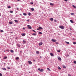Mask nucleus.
I'll use <instances>...</instances> for the list:
<instances>
[{
	"instance_id": "obj_49",
	"label": "nucleus",
	"mask_w": 76,
	"mask_h": 76,
	"mask_svg": "<svg viewBox=\"0 0 76 76\" xmlns=\"http://www.w3.org/2000/svg\"><path fill=\"white\" fill-rule=\"evenodd\" d=\"M65 1H67V0H64Z\"/></svg>"
},
{
	"instance_id": "obj_40",
	"label": "nucleus",
	"mask_w": 76,
	"mask_h": 76,
	"mask_svg": "<svg viewBox=\"0 0 76 76\" xmlns=\"http://www.w3.org/2000/svg\"><path fill=\"white\" fill-rule=\"evenodd\" d=\"M20 53H21V54H22V52L21 51H20Z\"/></svg>"
},
{
	"instance_id": "obj_47",
	"label": "nucleus",
	"mask_w": 76,
	"mask_h": 76,
	"mask_svg": "<svg viewBox=\"0 0 76 76\" xmlns=\"http://www.w3.org/2000/svg\"><path fill=\"white\" fill-rule=\"evenodd\" d=\"M63 68H64V69L66 68V66H63Z\"/></svg>"
},
{
	"instance_id": "obj_25",
	"label": "nucleus",
	"mask_w": 76,
	"mask_h": 76,
	"mask_svg": "<svg viewBox=\"0 0 76 76\" xmlns=\"http://www.w3.org/2000/svg\"><path fill=\"white\" fill-rule=\"evenodd\" d=\"M50 5H51V6H53L54 5V4H53L52 3H50Z\"/></svg>"
},
{
	"instance_id": "obj_41",
	"label": "nucleus",
	"mask_w": 76,
	"mask_h": 76,
	"mask_svg": "<svg viewBox=\"0 0 76 76\" xmlns=\"http://www.w3.org/2000/svg\"><path fill=\"white\" fill-rule=\"evenodd\" d=\"M10 13H13V11H10Z\"/></svg>"
},
{
	"instance_id": "obj_44",
	"label": "nucleus",
	"mask_w": 76,
	"mask_h": 76,
	"mask_svg": "<svg viewBox=\"0 0 76 76\" xmlns=\"http://www.w3.org/2000/svg\"><path fill=\"white\" fill-rule=\"evenodd\" d=\"M18 45V47H20V45Z\"/></svg>"
},
{
	"instance_id": "obj_43",
	"label": "nucleus",
	"mask_w": 76,
	"mask_h": 76,
	"mask_svg": "<svg viewBox=\"0 0 76 76\" xmlns=\"http://www.w3.org/2000/svg\"><path fill=\"white\" fill-rule=\"evenodd\" d=\"M73 44H76V42H73Z\"/></svg>"
},
{
	"instance_id": "obj_46",
	"label": "nucleus",
	"mask_w": 76,
	"mask_h": 76,
	"mask_svg": "<svg viewBox=\"0 0 76 76\" xmlns=\"http://www.w3.org/2000/svg\"><path fill=\"white\" fill-rule=\"evenodd\" d=\"M54 22H57V20H54Z\"/></svg>"
},
{
	"instance_id": "obj_3",
	"label": "nucleus",
	"mask_w": 76,
	"mask_h": 76,
	"mask_svg": "<svg viewBox=\"0 0 76 76\" xmlns=\"http://www.w3.org/2000/svg\"><path fill=\"white\" fill-rule=\"evenodd\" d=\"M28 27V29H32V27L31 26H30L29 25H28L27 26Z\"/></svg>"
},
{
	"instance_id": "obj_48",
	"label": "nucleus",
	"mask_w": 76,
	"mask_h": 76,
	"mask_svg": "<svg viewBox=\"0 0 76 76\" xmlns=\"http://www.w3.org/2000/svg\"><path fill=\"white\" fill-rule=\"evenodd\" d=\"M23 29L24 30H25V28H24V27H23Z\"/></svg>"
},
{
	"instance_id": "obj_34",
	"label": "nucleus",
	"mask_w": 76,
	"mask_h": 76,
	"mask_svg": "<svg viewBox=\"0 0 76 76\" xmlns=\"http://www.w3.org/2000/svg\"><path fill=\"white\" fill-rule=\"evenodd\" d=\"M30 4H34V3H33V2H30Z\"/></svg>"
},
{
	"instance_id": "obj_53",
	"label": "nucleus",
	"mask_w": 76,
	"mask_h": 76,
	"mask_svg": "<svg viewBox=\"0 0 76 76\" xmlns=\"http://www.w3.org/2000/svg\"><path fill=\"white\" fill-rule=\"evenodd\" d=\"M68 76H71V75H68Z\"/></svg>"
},
{
	"instance_id": "obj_9",
	"label": "nucleus",
	"mask_w": 76,
	"mask_h": 76,
	"mask_svg": "<svg viewBox=\"0 0 76 76\" xmlns=\"http://www.w3.org/2000/svg\"><path fill=\"white\" fill-rule=\"evenodd\" d=\"M9 23L10 24H13V22L12 21L9 22Z\"/></svg>"
},
{
	"instance_id": "obj_38",
	"label": "nucleus",
	"mask_w": 76,
	"mask_h": 76,
	"mask_svg": "<svg viewBox=\"0 0 76 76\" xmlns=\"http://www.w3.org/2000/svg\"><path fill=\"white\" fill-rule=\"evenodd\" d=\"M6 51H8V52H9L10 51V50H6Z\"/></svg>"
},
{
	"instance_id": "obj_21",
	"label": "nucleus",
	"mask_w": 76,
	"mask_h": 76,
	"mask_svg": "<svg viewBox=\"0 0 76 76\" xmlns=\"http://www.w3.org/2000/svg\"><path fill=\"white\" fill-rule=\"evenodd\" d=\"M66 43V44H69V42H65Z\"/></svg>"
},
{
	"instance_id": "obj_59",
	"label": "nucleus",
	"mask_w": 76,
	"mask_h": 76,
	"mask_svg": "<svg viewBox=\"0 0 76 76\" xmlns=\"http://www.w3.org/2000/svg\"><path fill=\"white\" fill-rule=\"evenodd\" d=\"M18 1H19V0H17Z\"/></svg>"
},
{
	"instance_id": "obj_33",
	"label": "nucleus",
	"mask_w": 76,
	"mask_h": 76,
	"mask_svg": "<svg viewBox=\"0 0 76 76\" xmlns=\"http://www.w3.org/2000/svg\"><path fill=\"white\" fill-rule=\"evenodd\" d=\"M74 64H76V61H74Z\"/></svg>"
},
{
	"instance_id": "obj_26",
	"label": "nucleus",
	"mask_w": 76,
	"mask_h": 76,
	"mask_svg": "<svg viewBox=\"0 0 76 76\" xmlns=\"http://www.w3.org/2000/svg\"><path fill=\"white\" fill-rule=\"evenodd\" d=\"M6 58H7V57L6 56L4 57L3 58L4 59H6Z\"/></svg>"
},
{
	"instance_id": "obj_11",
	"label": "nucleus",
	"mask_w": 76,
	"mask_h": 76,
	"mask_svg": "<svg viewBox=\"0 0 76 76\" xmlns=\"http://www.w3.org/2000/svg\"><path fill=\"white\" fill-rule=\"evenodd\" d=\"M53 20L54 19L53 18H51L50 19V20H51V21H53Z\"/></svg>"
},
{
	"instance_id": "obj_4",
	"label": "nucleus",
	"mask_w": 76,
	"mask_h": 76,
	"mask_svg": "<svg viewBox=\"0 0 76 76\" xmlns=\"http://www.w3.org/2000/svg\"><path fill=\"white\" fill-rule=\"evenodd\" d=\"M52 41V42H56V41H57V40L56 39H52L51 40Z\"/></svg>"
},
{
	"instance_id": "obj_19",
	"label": "nucleus",
	"mask_w": 76,
	"mask_h": 76,
	"mask_svg": "<svg viewBox=\"0 0 76 76\" xmlns=\"http://www.w3.org/2000/svg\"><path fill=\"white\" fill-rule=\"evenodd\" d=\"M72 7H74V8H75V9H76V7L75 6V5H73Z\"/></svg>"
},
{
	"instance_id": "obj_42",
	"label": "nucleus",
	"mask_w": 76,
	"mask_h": 76,
	"mask_svg": "<svg viewBox=\"0 0 76 76\" xmlns=\"http://www.w3.org/2000/svg\"><path fill=\"white\" fill-rule=\"evenodd\" d=\"M32 31H33V32H35L36 33V31L35 30H33Z\"/></svg>"
},
{
	"instance_id": "obj_8",
	"label": "nucleus",
	"mask_w": 76,
	"mask_h": 76,
	"mask_svg": "<svg viewBox=\"0 0 76 76\" xmlns=\"http://www.w3.org/2000/svg\"><path fill=\"white\" fill-rule=\"evenodd\" d=\"M39 29H42L43 28H42L41 27L39 26Z\"/></svg>"
},
{
	"instance_id": "obj_2",
	"label": "nucleus",
	"mask_w": 76,
	"mask_h": 76,
	"mask_svg": "<svg viewBox=\"0 0 76 76\" xmlns=\"http://www.w3.org/2000/svg\"><path fill=\"white\" fill-rule=\"evenodd\" d=\"M60 28H61V29H64V27L63 26H59Z\"/></svg>"
},
{
	"instance_id": "obj_60",
	"label": "nucleus",
	"mask_w": 76,
	"mask_h": 76,
	"mask_svg": "<svg viewBox=\"0 0 76 76\" xmlns=\"http://www.w3.org/2000/svg\"><path fill=\"white\" fill-rule=\"evenodd\" d=\"M1 16V15H0V16Z\"/></svg>"
},
{
	"instance_id": "obj_5",
	"label": "nucleus",
	"mask_w": 76,
	"mask_h": 76,
	"mask_svg": "<svg viewBox=\"0 0 76 76\" xmlns=\"http://www.w3.org/2000/svg\"><path fill=\"white\" fill-rule=\"evenodd\" d=\"M42 45V42H41L40 43H39V45L40 46L41 45Z\"/></svg>"
},
{
	"instance_id": "obj_39",
	"label": "nucleus",
	"mask_w": 76,
	"mask_h": 76,
	"mask_svg": "<svg viewBox=\"0 0 76 76\" xmlns=\"http://www.w3.org/2000/svg\"><path fill=\"white\" fill-rule=\"evenodd\" d=\"M57 52H60V50H57Z\"/></svg>"
},
{
	"instance_id": "obj_12",
	"label": "nucleus",
	"mask_w": 76,
	"mask_h": 76,
	"mask_svg": "<svg viewBox=\"0 0 76 76\" xmlns=\"http://www.w3.org/2000/svg\"><path fill=\"white\" fill-rule=\"evenodd\" d=\"M70 21L71 22V23H74L73 21L72 20H70Z\"/></svg>"
},
{
	"instance_id": "obj_56",
	"label": "nucleus",
	"mask_w": 76,
	"mask_h": 76,
	"mask_svg": "<svg viewBox=\"0 0 76 76\" xmlns=\"http://www.w3.org/2000/svg\"><path fill=\"white\" fill-rule=\"evenodd\" d=\"M20 16H21L22 15V14H20Z\"/></svg>"
},
{
	"instance_id": "obj_14",
	"label": "nucleus",
	"mask_w": 76,
	"mask_h": 76,
	"mask_svg": "<svg viewBox=\"0 0 76 76\" xmlns=\"http://www.w3.org/2000/svg\"><path fill=\"white\" fill-rule=\"evenodd\" d=\"M47 70H49V71H51V70H50V68H47Z\"/></svg>"
},
{
	"instance_id": "obj_37",
	"label": "nucleus",
	"mask_w": 76,
	"mask_h": 76,
	"mask_svg": "<svg viewBox=\"0 0 76 76\" xmlns=\"http://www.w3.org/2000/svg\"><path fill=\"white\" fill-rule=\"evenodd\" d=\"M0 76H3V75L1 73H0Z\"/></svg>"
},
{
	"instance_id": "obj_17",
	"label": "nucleus",
	"mask_w": 76,
	"mask_h": 76,
	"mask_svg": "<svg viewBox=\"0 0 76 76\" xmlns=\"http://www.w3.org/2000/svg\"><path fill=\"white\" fill-rule=\"evenodd\" d=\"M31 34L32 35H34V36H35L36 35H37V34H35V33L32 34Z\"/></svg>"
},
{
	"instance_id": "obj_6",
	"label": "nucleus",
	"mask_w": 76,
	"mask_h": 76,
	"mask_svg": "<svg viewBox=\"0 0 76 76\" xmlns=\"http://www.w3.org/2000/svg\"><path fill=\"white\" fill-rule=\"evenodd\" d=\"M28 63L29 64H32V63L31 61H28Z\"/></svg>"
},
{
	"instance_id": "obj_27",
	"label": "nucleus",
	"mask_w": 76,
	"mask_h": 76,
	"mask_svg": "<svg viewBox=\"0 0 76 76\" xmlns=\"http://www.w3.org/2000/svg\"><path fill=\"white\" fill-rule=\"evenodd\" d=\"M2 70H6V68H2Z\"/></svg>"
},
{
	"instance_id": "obj_36",
	"label": "nucleus",
	"mask_w": 76,
	"mask_h": 76,
	"mask_svg": "<svg viewBox=\"0 0 76 76\" xmlns=\"http://www.w3.org/2000/svg\"><path fill=\"white\" fill-rule=\"evenodd\" d=\"M7 69H8L9 70L10 69V67H7Z\"/></svg>"
},
{
	"instance_id": "obj_13",
	"label": "nucleus",
	"mask_w": 76,
	"mask_h": 76,
	"mask_svg": "<svg viewBox=\"0 0 76 76\" xmlns=\"http://www.w3.org/2000/svg\"><path fill=\"white\" fill-rule=\"evenodd\" d=\"M14 21L15 22H16L17 23H18V21L16 20H14Z\"/></svg>"
},
{
	"instance_id": "obj_22",
	"label": "nucleus",
	"mask_w": 76,
	"mask_h": 76,
	"mask_svg": "<svg viewBox=\"0 0 76 76\" xmlns=\"http://www.w3.org/2000/svg\"><path fill=\"white\" fill-rule=\"evenodd\" d=\"M36 53L37 54H39V51H37Z\"/></svg>"
},
{
	"instance_id": "obj_18",
	"label": "nucleus",
	"mask_w": 76,
	"mask_h": 76,
	"mask_svg": "<svg viewBox=\"0 0 76 76\" xmlns=\"http://www.w3.org/2000/svg\"><path fill=\"white\" fill-rule=\"evenodd\" d=\"M23 15H24V16H26V15H26V13H23Z\"/></svg>"
},
{
	"instance_id": "obj_32",
	"label": "nucleus",
	"mask_w": 76,
	"mask_h": 76,
	"mask_svg": "<svg viewBox=\"0 0 76 76\" xmlns=\"http://www.w3.org/2000/svg\"><path fill=\"white\" fill-rule=\"evenodd\" d=\"M23 42H24V43H26V41H25V40H23Z\"/></svg>"
},
{
	"instance_id": "obj_10",
	"label": "nucleus",
	"mask_w": 76,
	"mask_h": 76,
	"mask_svg": "<svg viewBox=\"0 0 76 76\" xmlns=\"http://www.w3.org/2000/svg\"><path fill=\"white\" fill-rule=\"evenodd\" d=\"M50 54L52 57H53V56H54V55L52 53H50Z\"/></svg>"
},
{
	"instance_id": "obj_52",
	"label": "nucleus",
	"mask_w": 76,
	"mask_h": 76,
	"mask_svg": "<svg viewBox=\"0 0 76 76\" xmlns=\"http://www.w3.org/2000/svg\"><path fill=\"white\" fill-rule=\"evenodd\" d=\"M10 34H13V32H11L10 33Z\"/></svg>"
},
{
	"instance_id": "obj_55",
	"label": "nucleus",
	"mask_w": 76,
	"mask_h": 76,
	"mask_svg": "<svg viewBox=\"0 0 76 76\" xmlns=\"http://www.w3.org/2000/svg\"><path fill=\"white\" fill-rule=\"evenodd\" d=\"M70 30H72V28H70Z\"/></svg>"
},
{
	"instance_id": "obj_57",
	"label": "nucleus",
	"mask_w": 76,
	"mask_h": 76,
	"mask_svg": "<svg viewBox=\"0 0 76 76\" xmlns=\"http://www.w3.org/2000/svg\"><path fill=\"white\" fill-rule=\"evenodd\" d=\"M40 58H42V57L40 56Z\"/></svg>"
},
{
	"instance_id": "obj_30",
	"label": "nucleus",
	"mask_w": 76,
	"mask_h": 76,
	"mask_svg": "<svg viewBox=\"0 0 76 76\" xmlns=\"http://www.w3.org/2000/svg\"><path fill=\"white\" fill-rule=\"evenodd\" d=\"M71 15H75V13H71Z\"/></svg>"
},
{
	"instance_id": "obj_35",
	"label": "nucleus",
	"mask_w": 76,
	"mask_h": 76,
	"mask_svg": "<svg viewBox=\"0 0 76 76\" xmlns=\"http://www.w3.org/2000/svg\"><path fill=\"white\" fill-rule=\"evenodd\" d=\"M4 32V31H3V30H1L0 31V32Z\"/></svg>"
},
{
	"instance_id": "obj_45",
	"label": "nucleus",
	"mask_w": 76,
	"mask_h": 76,
	"mask_svg": "<svg viewBox=\"0 0 76 76\" xmlns=\"http://www.w3.org/2000/svg\"><path fill=\"white\" fill-rule=\"evenodd\" d=\"M56 44H58V42H56Z\"/></svg>"
},
{
	"instance_id": "obj_54",
	"label": "nucleus",
	"mask_w": 76,
	"mask_h": 76,
	"mask_svg": "<svg viewBox=\"0 0 76 76\" xmlns=\"http://www.w3.org/2000/svg\"><path fill=\"white\" fill-rule=\"evenodd\" d=\"M73 40H75V39H74V38H73Z\"/></svg>"
},
{
	"instance_id": "obj_15",
	"label": "nucleus",
	"mask_w": 76,
	"mask_h": 76,
	"mask_svg": "<svg viewBox=\"0 0 76 76\" xmlns=\"http://www.w3.org/2000/svg\"><path fill=\"white\" fill-rule=\"evenodd\" d=\"M21 35H22V36H25V33L22 34Z\"/></svg>"
},
{
	"instance_id": "obj_29",
	"label": "nucleus",
	"mask_w": 76,
	"mask_h": 76,
	"mask_svg": "<svg viewBox=\"0 0 76 76\" xmlns=\"http://www.w3.org/2000/svg\"><path fill=\"white\" fill-rule=\"evenodd\" d=\"M10 52H12V53H13V52H14V51H13V50H10Z\"/></svg>"
},
{
	"instance_id": "obj_23",
	"label": "nucleus",
	"mask_w": 76,
	"mask_h": 76,
	"mask_svg": "<svg viewBox=\"0 0 76 76\" xmlns=\"http://www.w3.org/2000/svg\"><path fill=\"white\" fill-rule=\"evenodd\" d=\"M58 69H59V70H61V68L60 67V66H58Z\"/></svg>"
},
{
	"instance_id": "obj_31",
	"label": "nucleus",
	"mask_w": 76,
	"mask_h": 76,
	"mask_svg": "<svg viewBox=\"0 0 76 76\" xmlns=\"http://www.w3.org/2000/svg\"><path fill=\"white\" fill-rule=\"evenodd\" d=\"M16 59L17 60H19V58L18 57H17L16 58Z\"/></svg>"
},
{
	"instance_id": "obj_28",
	"label": "nucleus",
	"mask_w": 76,
	"mask_h": 76,
	"mask_svg": "<svg viewBox=\"0 0 76 76\" xmlns=\"http://www.w3.org/2000/svg\"><path fill=\"white\" fill-rule=\"evenodd\" d=\"M28 15L29 16H31V13L29 12V13H28Z\"/></svg>"
},
{
	"instance_id": "obj_7",
	"label": "nucleus",
	"mask_w": 76,
	"mask_h": 76,
	"mask_svg": "<svg viewBox=\"0 0 76 76\" xmlns=\"http://www.w3.org/2000/svg\"><path fill=\"white\" fill-rule=\"evenodd\" d=\"M58 58L59 60H60V61H61V58L60 57H58Z\"/></svg>"
},
{
	"instance_id": "obj_50",
	"label": "nucleus",
	"mask_w": 76,
	"mask_h": 76,
	"mask_svg": "<svg viewBox=\"0 0 76 76\" xmlns=\"http://www.w3.org/2000/svg\"><path fill=\"white\" fill-rule=\"evenodd\" d=\"M37 30L38 31L39 30V28H37Z\"/></svg>"
},
{
	"instance_id": "obj_24",
	"label": "nucleus",
	"mask_w": 76,
	"mask_h": 76,
	"mask_svg": "<svg viewBox=\"0 0 76 76\" xmlns=\"http://www.w3.org/2000/svg\"><path fill=\"white\" fill-rule=\"evenodd\" d=\"M38 33L39 34H42V32H39Z\"/></svg>"
},
{
	"instance_id": "obj_51",
	"label": "nucleus",
	"mask_w": 76,
	"mask_h": 76,
	"mask_svg": "<svg viewBox=\"0 0 76 76\" xmlns=\"http://www.w3.org/2000/svg\"><path fill=\"white\" fill-rule=\"evenodd\" d=\"M27 22H29V20H27Z\"/></svg>"
},
{
	"instance_id": "obj_1",
	"label": "nucleus",
	"mask_w": 76,
	"mask_h": 76,
	"mask_svg": "<svg viewBox=\"0 0 76 76\" xmlns=\"http://www.w3.org/2000/svg\"><path fill=\"white\" fill-rule=\"evenodd\" d=\"M38 70H39V71H40V72H43V71H44V69H41L40 68H38Z\"/></svg>"
},
{
	"instance_id": "obj_58",
	"label": "nucleus",
	"mask_w": 76,
	"mask_h": 76,
	"mask_svg": "<svg viewBox=\"0 0 76 76\" xmlns=\"http://www.w3.org/2000/svg\"><path fill=\"white\" fill-rule=\"evenodd\" d=\"M4 52H6V51H5V50H4Z\"/></svg>"
},
{
	"instance_id": "obj_20",
	"label": "nucleus",
	"mask_w": 76,
	"mask_h": 76,
	"mask_svg": "<svg viewBox=\"0 0 76 76\" xmlns=\"http://www.w3.org/2000/svg\"><path fill=\"white\" fill-rule=\"evenodd\" d=\"M7 7L9 9H10V8H11V7H10V6H8Z\"/></svg>"
},
{
	"instance_id": "obj_16",
	"label": "nucleus",
	"mask_w": 76,
	"mask_h": 76,
	"mask_svg": "<svg viewBox=\"0 0 76 76\" xmlns=\"http://www.w3.org/2000/svg\"><path fill=\"white\" fill-rule=\"evenodd\" d=\"M31 10L32 11H34V9L33 8H31Z\"/></svg>"
}]
</instances>
